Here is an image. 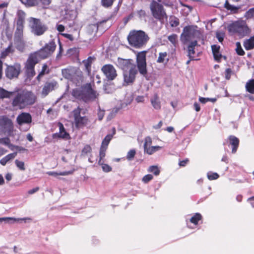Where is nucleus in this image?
Masks as SVG:
<instances>
[{
    "label": "nucleus",
    "instance_id": "f704fd0d",
    "mask_svg": "<svg viewBox=\"0 0 254 254\" xmlns=\"http://www.w3.org/2000/svg\"><path fill=\"white\" fill-rule=\"evenodd\" d=\"M112 137H113V135H112V134H109L105 136V137L104 138V139L103 140L101 146L105 147V148H107L108 145L110 141L112 139Z\"/></svg>",
    "mask_w": 254,
    "mask_h": 254
},
{
    "label": "nucleus",
    "instance_id": "a211bd4d",
    "mask_svg": "<svg viewBox=\"0 0 254 254\" xmlns=\"http://www.w3.org/2000/svg\"><path fill=\"white\" fill-rule=\"evenodd\" d=\"M17 122L20 126L23 124H29L31 123L32 119L31 115L26 112H22L17 118Z\"/></svg>",
    "mask_w": 254,
    "mask_h": 254
},
{
    "label": "nucleus",
    "instance_id": "37998d69",
    "mask_svg": "<svg viewBox=\"0 0 254 254\" xmlns=\"http://www.w3.org/2000/svg\"><path fill=\"white\" fill-rule=\"evenodd\" d=\"M152 106L155 110L159 109L160 106L159 102H158L157 96H155L154 99L151 100Z\"/></svg>",
    "mask_w": 254,
    "mask_h": 254
},
{
    "label": "nucleus",
    "instance_id": "a18cd8bd",
    "mask_svg": "<svg viewBox=\"0 0 254 254\" xmlns=\"http://www.w3.org/2000/svg\"><path fill=\"white\" fill-rule=\"evenodd\" d=\"M15 163L17 167H18L20 170L24 171L25 170L24 162L16 159L15 161Z\"/></svg>",
    "mask_w": 254,
    "mask_h": 254
},
{
    "label": "nucleus",
    "instance_id": "de8ad7c7",
    "mask_svg": "<svg viewBox=\"0 0 254 254\" xmlns=\"http://www.w3.org/2000/svg\"><path fill=\"white\" fill-rule=\"evenodd\" d=\"M219 175L216 173L209 172L207 173V178L209 180H216L219 178Z\"/></svg>",
    "mask_w": 254,
    "mask_h": 254
},
{
    "label": "nucleus",
    "instance_id": "393cba45",
    "mask_svg": "<svg viewBox=\"0 0 254 254\" xmlns=\"http://www.w3.org/2000/svg\"><path fill=\"white\" fill-rule=\"evenodd\" d=\"M197 45V41L195 40L190 43L188 46V56L191 57V55L194 54V48Z\"/></svg>",
    "mask_w": 254,
    "mask_h": 254
},
{
    "label": "nucleus",
    "instance_id": "58836bf2",
    "mask_svg": "<svg viewBox=\"0 0 254 254\" xmlns=\"http://www.w3.org/2000/svg\"><path fill=\"white\" fill-rule=\"evenodd\" d=\"M236 46H237V48L236 49V53H237V54L240 56L244 55L245 53L244 51L243 50V49L241 47V43L239 42H237L236 43Z\"/></svg>",
    "mask_w": 254,
    "mask_h": 254
},
{
    "label": "nucleus",
    "instance_id": "6e6d98bb",
    "mask_svg": "<svg viewBox=\"0 0 254 254\" xmlns=\"http://www.w3.org/2000/svg\"><path fill=\"white\" fill-rule=\"evenodd\" d=\"M47 67V65L46 64H44L43 65L42 70L40 72V73L38 74V75L37 76V77L36 78L38 80H40V77L41 76H42L43 75H44V74H45V71Z\"/></svg>",
    "mask_w": 254,
    "mask_h": 254
},
{
    "label": "nucleus",
    "instance_id": "8fccbe9b",
    "mask_svg": "<svg viewBox=\"0 0 254 254\" xmlns=\"http://www.w3.org/2000/svg\"><path fill=\"white\" fill-rule=\"evenodd\" d=\"M144 143L143 145L144 150L145 148H148V145H150L152 143V139L150 136H147L145 138Z\"/></svg>",
    "mask_w": 254,
    "mask_h": 254
},
{
    "label": "nucleus",
    "instance_id": "4be33fe9",
    "mask_svg": "<svg viewBox=\"0 0 254 254\" xmlns=\"http://www.w3.org/2000/svg\"><path fill=\"white\" fill-rule=\"evenodd\" d=\"M220 46L216 45H213L211 46V49L212 53L214 56V59L219 62L220 61L222 56L219 52Z\"/></svg>",
    "mask_w": 254,
    "mask_h": 254
},
{
    "label": "nucleus",
    "instance_id": "338daca9",
    "mask_svg": "<svg viewBox=\"0 0 254 254\" xmlns=\"http://www.w3.org/2000/svg\"><path fill=\"white\" fill-rule=\"evenodd\" d=\"M62 35H63L64 37L68 39L69 40H70L71 41H73L74 39L72 35L71 34L64 33V34H62Z\"/></svg>",
    "mask_w": 254,
    "mask_h": 254
},
{
    "label": "nucleus",
    "instance_id": "cd10ccee",
    "mask_svg": "<svg viewBox=\"0 0 254 254\" xmlns=\"http://www.w3.org/2000/svg\"><path fill=\"white\" fill-rule=\"evenodd\" d=\"M162 147L159 146H149L147 148H145L144 152L146 153L147 154L149 155H151L154 152L159 150Z\"/></svg>",
    "mask_w": 254,
    "mask_h": 254
},
{
    "label": "nucleus",
    "instance_id": "20e7f679",
    "mask_svg": "<svg viewBox=\"0 0 254 254\" xmlns=\"http://www.w3.org/2000/svg\"><path fill=\"white\" fill-rule=\"evenodd\" d=\"M196 26H187L184 28L181 35L180 40L184 44L200 38V32L197 29Z\"/></svg>",
    "mask_w": 254,
    "mask_h": 254
},
{
    "label": "nucleus",
    "instance_id": "c03bdc74",
    "mask_svg": "<svg viewBox=\"0 0 254 254\" xmlns=\"http://www.w3.org/2000/svg\"><path fill=\"white\" fill-rule=\"evenodd\" d=\"M247 19H250L254 17V7L250 8L245 14Z\"/></svg>",
    "mask_w": 254,
    "mask_h": 254
},
{
    "label": "nucleus",
    "instance_id": "864d4df0",
    "mask_svg": "<svg viewBox=\"0 0 254 254\" xmlns=\"http://www.w3.org/2000/svg\"><path fill=\"white\" fill-rule=\"evenodd\" d=\"M153 179V176L151 174L145 175L142 180L144 183H147Z\"/></svg>",
    "mask_w": 254,
    "mask_h": 254
},
{
    "label": "nucleus",
    "instance_id": "a878e982",
    "mask_svg": "<svg viewBox=\"0 0 254 254\" xmlns=\"http://www.w3.org/2000/svg\"><path fill=\"white\" fill-rule=\"evenodd\" d=\"M244 46L247 50L253 49L254 48V37L246 40L244 42Z\"/></svg>",
    "mask_w": 254,
    "mask_h": 254
},
{
    "label": "nucleus",
    "instance_id": "72a5a7b5",
    "mask_svg": "<svg viewBox=\"0 0 254 254\" xmlns=\"http://www.w3.org/2000/svg\"><path fill=\"white\" fill-rule=\"evenodd\" d=\"M14 43L17 50L21 51H23L25 47V43L23 39L14 40Z\"/></svg>",
    "mask_w": 254,
    "mask_h": 254
},
{
    "label": "nucleus",
    "instance_id": "e2e57ef3",
    "mask_svg": "<svg viewBox=\"0 0 254 254\" xmlns=\"http://www.w3.org/2000/svg\"><path fill=\"white\" fill-rule=\"evenodd\" d=\"M188 162H189V159H186L185 160L180 161L179 163V165L180 166L184 167L187 165V164L188 163Z\"/></svg>",
    "mask_w": 254,
    "mask_h": 254
},
{
    "label": "nucleus",
    "instance_id": "bb28decb",
    "mask_svg": "<svg viewBox=\"0 0 254 254\" xmlns=\"http://www.w3.org/2000/svg\"><path fill=\"white\" fill-rule=\"evenodd\" d=\"M17 16L18 18L16 22V25L23 26L25 13L22 10H19L17 13Z\"/></svg>",
    "mask_w": 254,
    "mask_h": 254
},
{
    "label": "nucleus",
    "instance_id": "ea45409f",
    "mask_svg": "<svg viewBox=\"0 0 254 254\" xmlns=\"http://www.w3.org/2000/svg\"><path fill=\"white\" fill-rule=\"evenodd\" d=\"M148 171L153 173L155 176L158 175L160 173V170L157 166H150Z\"/></svg>",
    "mask_w": 254,
    "mask_h": 254
},
{
    "label": "nucleus",
    "instance_id": "13d9d810",
    "mask_svg": "<svg viewBox=\"0 0 254 254\" xmlns=\"http://www.w3.org/2000/svg\"><path fill=\"white\" fill-rule=\"evenodd\" d=\"M57 86V82L56 81H52L51 83H49V92L50 90H53Z\"/></svg>",
    "mask_w": 254,
    "mask_h": 254
},
{
    "label": "nucleus",
    "instance_id": "f3484780",
    "mask_svg": "<svg viewBox=\"0 0 254 254\" xmlns=\"http://www.w3.org/2000/svg\"><path fill=\"white\" fill-rule=\"evenodd\" d=\"M80 112H75L74 121L75 127L79 128L86 125L88 122V119L86 117H81L80 116Z\"/></svg>",
    "mask_w": 254,
    "mask_h": 254
},
{
    "label": "nucleus",
    "instance_id": "2f4dec72",
    "mask_svg": "<svg viewBox=\"0 0 254 254\" xmlns=\"http://www.w3.org/2000/svg\"><path fill=\"white\" fill-rule=\"evenodd\" d=\"M12 45L11 43L7 48H6L3 51H2L1 53L0 58L4 59L8 55L9 53H12L13 52V50L12 49Z\"/></svg>",
    "mask_w": 254,
    "mask_h": 254
},
{
    "label": "nucleus",
    "instance_id": "09e8293b",
    "mask_svg": "<svg viewBox=\"0 0 254 254\" xmlns=\"http://www.w3.org/2000/svg\"><path fill=\"white\" fill-rule=\"evenodd\" d=\"M56 45L53 41H51L49 43V55L52 53L55 50Z\"/></svg>",
    "mask_w": 254,
    "mask_h": 254
},
{
    "label": "nucleus",
    "instance_id": "c756f323",
    "mask_svg": "<svg viewBox=\"0 0 254 254\" xmlns=\"http://www.w3.org/2000/svg\"><path fill=\"white\" fill-rule=\"evenodd\" d=\"M23 219H20V218H15L13 217H2L0 218V222H2L3 221H4L6 223H13L16 222H19L20 220H24Z\"/></svg>",
    "mask_w": 254,
    "mask_h": 254
},
{
    "label": "nucleus",
    "instance_id": "7c9ffc66",
    "mask_svg": "<svg viewBox=\"0 0 254 254\" xmlns=\"http://www.w3.org/2000/svg\"><path fill=\"white\" fill-rule=\"evenodd\" d=\"M94 58L90 57L86 60L83 61V63L84 64V66L85 67V69L88 72H90L91 70V64Z\"/></svg>",
    "mask_w": 254,
    "mask_h": 254
},
{
    "label": "nucleus",
    "instance_id": "412c9836",
    "mask_svg": "<svg viewBox=\"0 0 254 254\" xmlns=\"http://www.w3.org/2000/svg\"><path fill=\"white\" fill-rule=\"evenodd\" d=\"M230 144L232 146V153H235L237 151L239 144V139L234 135H230L229 137Z\"/></svg>",
    "mask_w": 254,
    "mask_h": 254
},
{
    "label": "nucleus",
    "instance_id": "0e129e2a",
    "mask_svg": "<svg viewBox=\"0 0 254 254\" xmlns=\"http://www.w3.org/2000/svg\"><path fill=\"white\" fill-rule=\"evenodd\" d=\"M42 94L44 95L45 96L48 95V83L46 82L44 87H43Z\"/></svg>",
    "mask_w": 254,
    "mask_h": 254
},
{
    "label": "nucleus",
    "instance_id": "e433bc0d",
    "mask_svg": "<svg viewBox=\"0 0 254 254\" xmlns=\"http://www.w3.org/2000/svg\"><path fill=\"white\" fill-rule=\"evenodd\" d=\"M107 148L105 147L101 146L99 152V160L98 161V164H100L103 158L105 156V152Z\"/></svg>",
    "mask_w": 254,
    "mask_h": 254
},
{
    "label": "nucleus",
    "instance_id": "bf43d9fd",
    "mask_svg": "<svg viewBox=\"0 0 254 254\" xmlns=\"http://www.w3.org/2000/svg\"><path fill=\"white\" fill-rule=\"evenodd\" d=\"M91 150V147L89 146V145H86L85 146H84V147L83 148L82 150V153H84V154H87L88 153H89Z\"/></svg>",
    "mask_w": 254,
    "mask_h": 254
},
{
    "label": "nucleus",
    "instance_id": "3c124183",
    "mask_svg": "<svg viewBox=\"0 0 254 254\" xmlns=\"http://www.w3.org/2000/svg\"><path fill=\"white\" fill-rule=\"evenodd\" d=\"M100 165H102V169L105 172H109L112 170L111 167L108 164H104L102 161H101Z\"/></svg>",
    "mask_w": 254,
    "mask_h": 254
},
{
    "label": "nucleus",
    "instance_id": "7ed1b4c3",
    "mask_svg": "<svg viewBox=\"0 0 254 254\" xmlns=\"http://www.w3.org/2000/svg\"><path fill=\"white\" fill-rule=\"evenodd\" d=\"M72 95L76 99L85 102L92 101L97 97L96 92L92 88L90 83H87L80 89L73 90Z\"/></svg>",
    "mask_w": 254,
    "mask_h": 254
},
{
    "label": "nucleus",
    "instance_id": "4d7b16f0",
    "mask_svg": "<svg viewBox=\"0 0 254 254\" xmlns=\"http://www.w3.org/2000/svg\"><path fill=\"white\" fill-rule=\"evenodd\" d=\"M23 32L15 31L14 34V40L22 39Z\"/></svg>",
    "mask_w": 254,
    "mask_h": 254
},
{
    "label": "nucleus",
    "instance_id": "dca6fc26",
    "mask_svg": "<svg viewBox=\"0 0 254 254\" xmlns=\"http://www.w3.org/2000/svg\"><path fill=\"white\" fill-rule=\"evenodd\" d=\"M62 74L63 76L67 79H72L73 74L76 73L78 76L82 75V72L75 67H70L65 68L62 70Z\"/></svg>",
    "mask_w": 254,
    "mask_h": 254
},
{
    "label": "nucleus",
    "instance_id": "ddd939ff",
    "mask_svg": "<svg viewBox=\"0 0 254 254\" xmlns=\"http://www.w3.org/2000/svg\"><path fill=\"white\" fill-rule=\"evenodd\" d=\"M101 70L109 80H114L117 76L116 70L112 64L104 65Z\"/></svg>",
    "mask_w": 254,
    "mask_h": 254
},
{
    "label": "nucleus",
    "instance_id": "5701e85b",
    "mask_svg": "<svg viewBox=\"0 0 254 254\" xmlns=\"http://www.w3.org/2000/svg\"><path fill=\"white\" fill-rule=\"evenodd\" d=\"M224 7L228 10H229L231 13H239V10L241 8V6H236L232 5L229 3L228 0H226L224 4Z\"/></svg>",
    "mask_w": 254,
    "mask_h": 254
},
{
    "label": "nucleus",
    "instance_id": "9d476101",
    "mask_svg": "<svg viewBox=\"0 0 254 254\" xmlns=\"http://www.w3.org/2000/svg\"><path fill=\"white\" fill-rule=\"evenodd\" d=\"M138 70L136 66L123 72L124 83L125 86L132 85L135 81Z\"/></svg>",
    "mask_w": 254,
    "mask_h": 254
},
{
    "label": "nucleus",
    "instance_id": "6e6552de",
    "mask_svg": "<svg viewBox=\"0 0 254 254\" xmlns=\"http://www.w3.org/2000/svg\"><path fill=\"white\" fill-rule=\"evenodd\" d=\"M147 51H143L137 53L136 55L137 67L139 73L145 77H147L146 54Z\"/></svg>",
    "mask_w": 254,
    "mask_h": 254
},
{
    "label": "nucleus",
    "instance_id": "680f3d73",
    "mask_svg": "<svg viewBox=\"0 0 254 254\" xmlns=\"http://www.w3.org/2000/svg\"><path fill=\"white\" fill-rule=\"evenodd\" d=\"M133 13H130L127 17H125L124 19L125 24H126L130 19H131V18H133Z\"/></svg>",
    "mask_w": 254,
    "mask_h": 254
},
{
    "label": "nucleus",
    "instance_id": "79ce46f5",
    "mask_svg": "<svg viewBox=\"0 0 254 254\" xmlns=\"http://www.w3.org/2000/svg\"><path fill=\"white\" fill-rule=\"evenodd\" d=\"M167 52L160 53L159 54V57L157 60V62L158 63H162L164 62L165 58L167 56Z\"/></svg>",
    "mask_w": 254,
    "mask_h": 254
},
{
    "label": "nucleus",
    "instance_id": "6ab92c4d",
    "mask_svg": "<svg viewBox=\"0 0 254 254\" xmlns=\"http://www.w3.org/2000/svg\"><path fill=\"white\" fill-rule=\"evenodd\" d=\"M21 2L28 6L37 5L40 3L45 5L48 0H21Z\"/></svg>",
    "mask_w": 254,
    "mask_h": 254
},
{
    "label": "nucleus",
    "instance_id": "2eb2a0df",
    "mask_svg": "<svg viewBox=\"0 0 254 254\" xmlns=\"http://www.w3.org/2000/svg\"><path fill=\"white\" fill-rule=\"evenodd\" d=\"M132 60L131 59H123L118 58L117 61L118 66L121 68L123 72L129 70L131 68L136 67V65L132 63Z\"/></svg>",
    "mask_w": 254,
    "mask_h": 254
},
{
    "label": "nucleus",
    "instance_id": "aec40b11",
    "mask_svg": "<svg viewBox=\"0 0 254 254\" xmlns=\"http://www.w3.org/2000/svg\"><path fill=\"white\" fill-rule=\"evenodd\" d=\"M32 55H35L38 59V57L41 59H45L48 57V44H46L43 48Z\"/></svg>",
    "mask_w": 254,
    "mask_h": 254
},
{
    "label": "nucleus",
    "instance_id": "774afa93",
    "mask_svg": "<svg viewBox=\"0 0 254 254\" xmlns=\"http://www.w3.org/2000/svg\"><path fill=\"white\" fill-rule=\"evenodd\" d=\"M57 30L60 32H62L64 31V27L62 24H59L57 25Z\"/></svg>",
    "mask_w": 254,
    "mask_h": 254
},
{
    "label": "nucleus",
    "instance_id": "c85d7f7f",
    "mask_svg": "<svg viewBox=\"0 0 254 254\" xmlns=\"http://www.w3.org/2000/svg\"><path fill=\"white\" fill-rule=\"evenodd\" d=\"M246 88L248 92L254 94V79L249 80L246 84Z\"/></svg>",
    "mask_w": 254,
    "mask_h": 254
},
{
    "label": "nucleus",
    "instance_id": "423d86ee",
    "mask_svg": "<svg viewBox=\"0 0 254 254\" xmlns=\"http://www.w3.org/2000/svg\"><path fill=\"white\" fill-rule=\"evenodd\" d=\"M14 129L12 120L6 116H0V133L7 134L9 136L13 134Z\"/></svg>",
    "mask_w": 254,
    "mask_h": 254
},
{
    "label": "nucleus",
    "instance_id": "1a4fd4ad",
    "mask_svg": "<svg viewBox=\"0 0 254 254\" xmlns=\"http://www.w3.org/2000/svg\"><path fill=\"white\" fill-rule=\"evenodd\" d=\"M39 61L35 55H30L29 56L25 65V73L27 78L31 79L35 75L34 67L35 64L39 62Z\"/></svg>",
    "mask_w": 254,
    "mask_h": 254
},
{
    "label": "nucleus",
    "instance_id": "5fc2aeb1",
    "mask_svg": "<svg viewBox=\"0 0 254 254\" xmlns=\"http://www.w3.org/2000/svg\"><path fill=\"white\" fill-rule=\"evenodd\" d=\"M232 73V71L230 68H228L225 70V78L226 79L229 80L231 78V75Z\"/></svg>",
    "mask_w": 254,
    "mask_h": 254
},
{
    "label": "nucleus",
    "instance_id": "b1692460",
    "mask_svg": "<svg viewBox=\"0 0 254 254\" xmlns=\"http://www.w3.org/2000/svg\"><path fill=\"white\" fill-rule=\"evenodd\" d=\"M16 155L17 152H14L7 155L4 157L0 159V164L2 165V166H5L8 161L14 159Z\"/></svg>",
    "mask_w": 254,
    "mask_h": 254
},
{
    "label": "nucleus",
    "instance_id": "c9c22d12",
    "mask_svg": "<svg viewBox=\"0 0 254 254\" xmlns=\"http://www.w3.org/2000/svg\"><path fill=\"white\" fill-rule=\"evenodd\" d=\"M202 218V216L200 213H196L190 219V222L193 223L195 225L197 224L198 221L200 220Z\"/></svg>",
    "mask_w": 254,
    "mask_h": 254
},
{
    "label": "nucleus",
    "instance_id": "0eeeda50",
    "mask_svg": "<svg viewBox=\"0 0 254 254\" xmlns=\"http://www.w3.org/2000/svg\"><path fill=\"white\" fill-rule=\"evenodd\" d=\"M150 10L153 16L163 22L164 20L167 19L168 16L164 9L163 6L156 1H153L150 4Z\"/></svg>",
    "mask_w": 254,
    "mask_h": 254
},
{
    "label": "nucleus",
    "instance_id": "052dcab7",
    "mask_svg": "<svg viewBox=\"0 0 254 254\" xmlns=\"http://www.w3.org/2000/svg\"><path fill=\"white\" fill-rule=\"evenodd\" d=\"M216 36L220 42H222L223 41L224 34L223 33L217 32Z\"/></svg>",
    "mask_w": 254,
    "mask_h": 254
},
{
    "label": "nucleus",
    "instance_id": "473e14b6",
    "mask_svg": "<svg viewBox=\"0 0 254 254\" xmlns=\"http://www.w3.org/2000/svg\"><path fill=\"white\" fill-rule=\"evenodd\" d=\"M64 18L67 19L71 20L76 16L75 12L74 10L65 9Z\"/></svg>",
    "mask_w": 254,
    "mask_h": 254
},
{
    "label": "nucleus",
    "instance_id": "49530a36",
    "mask_svg": "<svg viewBox=\"0 0 254 254\" xmlns=\"http://www.w3.org/2000/svg\"><path fill=\"white\" fill-rule=\"evenodd\" d=\"M115 0H102V5L105 7H109L112 5Z\"/></svg>",
    "mask_w": 254,
    "mask_h": 254
},
{
    "label": "nucleus",
    "instance_id": "69168bd1",
    "mask_svg": "<svg viewBox=\"0 0 254 254\" xmlns=\"http://www.w3.org/2000/svg\"><path fill=\"white\" fill-rule=\"evenodd\" d=\"M39 190V187H36L35 188H33L31 190H30L28 191L27 193L29 194H32L34 193H35L36 192H37V191H38Z\"/></svg>",
    "mask_w": 254,
    "mask_h": 254
},
{
    "label": "nucleus",
    "instance_id": "4468645a",
    "mask_svg": "<svg viewBox=\"0 0 254 254\" xmlns=\"http://www.w3.org/2000/svg\"><path fill=\"white\" fill-rule=\"evenodd\" d=\"M59 127V132L54 133L52 135L54 139H63L68 140L70 139L69 134L65 130L64 125L60 122L58 123Z\"/></svg>",
    "mask_w": 254,
    "mask_h": 254
},
{
    "label": "nucleus",
    "instance_id": "39448f33",
    "mask_svg": "<svg viewBox=\"0 0 254 254\" xmlns=\"http://www.w3.org/2000/svg\"><path fill=\"white\" fill-rule=\"evenodd\" d=\"M228 30L230 32L238 33L242 38L248 35L250 33V29L244 21H237L229 24Z\"/></svg>",
    "mask_w": 254,
    "mask_h": 254
},
{
    "label": "nucleus",
    "instance_id": "f8f14e48",
    "mask_svg": "<svg viewBox=\"0 0 254 254\" xmlns=\"http://www.w3.org/2000/svg\"><path fill=\"white\" fill-rule=\"evenodd\" d=\"M21 71V65L19 64L15 63L12 65H8L5 69L6 76L11 79L17 78Z\"/></svg>",
    "mask_w": 254,
    "mask_h": 254
},
{
    "label": "nucleus",
    "instance_id": "f257e3e1",
    "mask_svg": "<svg viewBox=\"0 0 254 254\" xmlns=\"http://www.w3.org/2000/svg\"><path fill=\"white\" fill-rule=\"evenodd\" d=\"M15 95L12 101V106L16 110L24 109L28 105L33 104L36 100L34 94L31 91L19 90L18 92H9L0 87V98H10Z\"/></svg>",
    "mask_w": 254,
    "mask_h": 254
},
{
    "label": "nucleus",
    "instance_id": "4c0bfd02",
    "mask_svg": "<svg viewBox=\"0 0 254 254\" xmlns=\"http://www.w3.org/2000/svg\"><path fill=\"white\" fill-rule=\"evenodd\" d=\"M136 151L134 149L130 150L127 153L126 158L127 159L128 161H131L134 157L135 155Z\"/></svg>",
    "mask_w": 254,
    "mask_h": 254
},
{
    "label": "nucleus",
    "instance_id": "9b49d317",
    "mask_svg": "<svg viewBox=\"0 0 254 254\" xmlns=\"http://www.w3.org/2000/svg\"><path fill=\"white\" fill-rule=\"evenodd\" d=\"M29 21L31 23V31L36 35H42L46 30V28L42 25L40 21L36 18L31 17Z\"/></svg>",
    "mask_w": 254,
    "mask_h": 254
},
{
    "label": "nucleus",
    "instance_id": "603ef678",
    "mask_svg": "<svg viewBox=\"0 0 254 254\" xmlns=\"http://www.w3.org/2000/svg\"><path fill=\"white\" fill-rule=\"evenodd\" d=\"M10 139L8 137L0 138V143L9 146L10 145Z\"/></svg>",
    "mask_w": 254,
    "mask_h": 254
},
{
    "label": "nucleus",
    "instance_id": "f03ea898",
    "mask_svg": "<svg viewBox=\"0 0 254 254\" xmlns=\"http://www.w3.org/2000/svg\"><path fill=\"white\" fill-rule=\"evenodd\" d=\"M149 39V37L144 31L135 30L130 31L127 37L129 45L136 49L144 47Z\"/></svg>",
    "mask_w": 254,
    "mask_h": 254
},
{
    "label": "nucleus",
    "instance_id": "a19ab883",
    "mask_svg": "<svg viewBox=\"0 0 254 254\" xmlns=\"http://www.w3.org/2000/svg\"><path fill=\"white\" fill-rule=\"evenodd\" d=\"M177 37V35L176 34H174L169 36L168 39L172 44H173L175 46H176L178 42Z\"/></svg>",
    "mask_w": 254,
    "mask_h": 254
}]
</instances>
